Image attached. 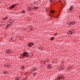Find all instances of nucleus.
I'll list each match as a JSON object with an SVG mask.
<instances>
[{
	"label": "nucleus",
	"instance_id": "cd10ccee",
	"mask_svg": "<svg viewBox=\"0 0 80 80\" xmlns=\"http://www.w3.org/2000/svg\"><path fill=\"white\" fill-rule=\"evenodd\" d=\"M32 8V10H36V8L35 7H34L33 8Z\"/></svg>",
	"mask_w": 80,
	"mask_h": 80
},
{
	"label": "nucleus",
	"instance_id": "a19ab883",
	"mask_svg": "<svg viewBox=\"0 0 80 80\" xmlns=\"http://www.w3.org/2000/svg\"><path fill=\"white\" fill-rule=\"evenodd\" d=\"M41 48H38L39 49V50H42V49H41Z\"/></svg>",
	"mask_w": 80,
	"mask_h": 80
},
{
	"label": "nucleus",
	"instance_id": "f704fd0d",
	"mask_svg": "<svg viewBox=\"0 0 80 80\" xmlns=\"http://www.w3.org/2000/svg\"><path fill=\"white\" fill-rule=\"evenodd\" d=\"M57 36V34H54V37H55V36Z\"/></svg>",
	"mask_w": 80,
	"mask_h": 80
},
{
	"label": "nucleus",
	"instance_id": "8fccbe9b",
	"mask_svg": "<svg viewBox=\"0 0 80 80\" xmlns=\"http://www.w3.org/2000/svg\"><path fill=\"white\" fill-rule=\"evenodd\" d=\"M11 22H13V20Z\"/></svg>",
	"mask_w": 80,
	"mask_h": 80
},
{
	"label": "nucleus",
	"instance_id": "c03bdc74",
	"mask_svg": "<svg viewBox=\"0 0 80 80\" xmlns=\"http://www.w3.org/2000/svg\"><path fill=\"white\" fill-rule=\"evenodd\" d=\"M79 18H80V15L79 16Z\"/></svg>",
	"mask_w": 80,
	"mask_h": 80
},
{
	"label": "nucleus",
	"instance_id": "dca6fc26",
	"mask_svg": "<svg viewBox=\"0 0 80 80\" xmlns=\"http://www.w3.org/2000/svg\"><path fill=\"white\" fill-rule=\"evenodd\" d=\"M60 69H61V70H63L64 69L62 67H60L59 68Z\"/></svg>",
	"mask_w": 80,
	"mask_h": 80
},
{
	"label": "nucleus",
	"instance_id": "09e8293b",
	"mask_svg": "<svg viewBox=\"0 0 80 80\" xmlns=\"http://www.w3.org/2000/svg\"><path fill=\"white\" fill-rule=\"evenodd\" d=\"M47 61H45V62H47Z\"/></svg>",
	"mask_w": 80,
	"mask_h": 80
},
{
	"label": "nucleus",
	"instance_id": "a878e982",
	"mask_svg": "<svg viewBox=\"0 0 80 80\" xmlns=\"http://www.w3.org/2000/svg\"><path fill=\"white\" fill-rule=\"evenodd\" d=\"M31 45H32V46H33V45L34 44H33V43L32 42L31 43H29Z\"/></svg>",
	"mask_w": 80,
	"mask_h": 80
},
{
	"label": "nucleus",
	"instance_id": "9b49d317",
	"mask_svg": "<svg viewBox=\"0 0 80 80\" xmlns=\"http://www.w3.org/2000/svg\"><path fill=\"white\" fill-rule=\"evenodd\" d=\"M21 13H25V10H23L21 11Z\"/></svg>",
	"mask_w": 80,
	"mask_h": 80
},
{
	"label": "nucleus",
	"instance_id": "e433bc0d",
	"mask_svg": "<svg viewBox=\"0 0 80 80\" xmlns=\"http://www.w3.org/2000/svg\"><path fill=\"white\" fill-rule=\"evenodd\" d=\"M48 59L47 58V59H46V61H48Z\"/></svg>",
	"mask_w": 80,
	"mask_h": 80
},
{
	"label": "nucleus",
	"instance_id": "f3484780",
	"mask_svg": "<svg viewBox=\"0 0 80 80\" xmlns=\"http://www.w3.org/2000/svg\"><path fill=\"white\" fill-rule=\"evenodd\" d=\"M69 33H68V34H71V35H72V34H73V32H72V31H70L69 32Z\"/></svg>",
	"mask_w": 80,
	"mask_h": 80
},
{
	"label": "nucleus",
	"instance_id": "72a5a7b5",
	"mask_svg": "<svg viewBox=\"0 0 80 80\" xmlns=\"http://www.w3.org/2000/svg\"><path fill=\"white\" fill-rule=\"evenodd\" d=\"M67 69H68V70H70V68L69 67H68V68Z\"/></svg>",
	"mask_w": 80,
	"mask_h": 80
},
{
	"label": "nucleus",
	"instance_id": "c85d7f7f",
	"mask_svg": "<svg viewBox=\"0 0 80 80\" xmlns=\"http://www.w3.org/2000/svg\"><path fill=\"white\" fill-rule=\"evenodd\" d=\"M63 3H64V5H65V4L66 3V2L63 1Z\"/></svg>",
	"mask_w": 80,
	"mask_h": 80
},
{
	"label": "nucleus",
	"instance_id": "b1692460",
	"mask_svg": "<svg viewBox=\"0 0 80 80\" xmlns=\"http://www.w3.org/2000/svg\"><path fill=\"white\" fill-rule=\"evenodd\" d=\"M28 46L29 47H32V45H31V44H30V43L29 44H28Z\"/></svg>",
	"mask_w": 80,
	"mask_h": 80
},
{
	"label": "nucleus",
	"instance_id": "c756f323",
	"mask_svg": "<svg viewBox=\"0 0 80 80\" xmlns=\"http://www.w3.org/2000/svg\"><path fill=\"white\" fill-rule=\"evenodd\" d=\"M53 0H50V2H53Z\"/></svg>",
	"mask_w": 80,
	"mask_h": 80
},
{
	"label": "nucleus",
	"instance_id": "49530a36",
	"mask_svg": "<svg viewBox=\"0 0 80 80\" xmlns=\"http://www.w3.org/2000/svg\"><path fill=\"white\" fill-rule=\"evenodd\" d=\"M68 26H69V25H68Z\"/></svg>",
	"mask_w": 80,
	"mask_h": 80
},
{
	"label": "nucleus",
	"instance_id": "aec40b11",
	"mask_svg": "<svg viewBox=\"0 0 80 80\" xmlns=\"http://www.w3.org/2000/svg\"><path fill=\"white\" fill-rule=\"evenodd\" d=\"M8 18L7 17H6L5 18H3V20H7Z\"/></svg>",
	"mask_w": 80,
	"mask_h": 80
},
{
	"label": "nucleus",
	"instance_id": "4468645a",
	"mask_svg": "<svg viewBox=\"0 0 80 80\" xmlns=\"http://www.w3.org/2000/svg\"><path fill=\"white\" fill-rule=\"evenodd\" d=\"M52 67V66L50 64L48 65V68H50Z\"/></svg>",
	"mask_w": 80,
	"mask_h": 80
},
{
	"label": "nucleus",
	"instance_id": "58836bf2",
	"mask_svg": "<svg viewBox=\"0 0 80 80\" xmlns=\"http://www.w3.org/2000/svg\"><path fill=\"white\" fill-rule=\"evenodd\" d=\"M69 68H70V69H72V67H71V66H70V67Z\"/></svg>",
	"mask_w": 80,
	"mask_h": 80
},
{
	"label": "nucleus",
	"instance_id": "6ab92c4d",
	"mask_svg": "<svg viewBox=\"0 0 80 80\" xmlns=\"http://www.w3.org/2000/svg\"><path fill=\"white\" fill-rule=\"evenodd\" d=\"M11 24H9V25H7V26H6V28H8V27H9L10 26Z\"/></svg>",
	"mask_w": 80,
	"mask_h": 80
},
{
	"label": "nucleus",
	"instance_id": "79ce46f5",
	"mask_svg": "<svg viewBox=\"0 0 80 80\" xmlns=\"http://www.w3.org/2000/svg\"><path fill=\"white\" fill-rule=\"evenodd\" d=\"M71 67H73V65H72Z\"/></svg>",
	"mask_w": 80,
	"mask_h": 80
},
{
	"label": "nucleus",
	"instance_id": "de8ad7c7",
	"mask_svg": "<svg viewBox=\"0 0 80 80\" xmlns=\"http://www.w3.org/2000/svg\"><path fill=\"white\" fill-rule=\"evenodd\" d=\"M48 62H49V61H48Z\"/></svg>",
	"mask_w": 80,
	"mask_h": 80
},
{
	"label": "nucleus",
	"instance_id": "20e7f679",
	"mask_svg": "<svg viewBox=\"0 0 80 80\" xmlns=\"http://www.w3.org/2000/svg\"><path fill=\"white\" fill-rule=\"evenodd\" d=\"M6 53L7 54H10L12 53V52L10 50H7V51H6Z\"/></svg>",
	"mask_w": 80,
	"mask_h": 80
},
{
	"label": "nucleus",
	"instance_id": "7ed1b4c3",
	"mask_svg": "<svg viewBox=\"0 0 80 80\" xmlns=\"http://www.w3.org/2000/svg\"><path fill=\"white\" fill-rule=\"evenodd\" d=\"M16 6H17V5L15 4H13L9 8V9H12V8H14Z\"/></svg>",
	"mask_w": 80,
	"mask_h": 80
},
{
	"label": "nucleus",
	"instance_id": "a211bd4d",
	"mask_svg": "<svg viewBox=\"0 0 80 80\" xmlns=\"http://www.w3.org/2000/svg\"><path fill=\"white\" fill-rule=\"evenodd\" d=\"M51 13H54L55 11H54V10H52L51 11Z\"/></svg>",
	"mask_w": 80,
	"mask_h": 80
},
{
	"label": "nucleus",
	"instance_id": "1a4fd4ad",
	"mask_svg": "<svg viewBox=\"0 0 80 80\" xmlns=\"http://www.w3.org/2000/svg\"><path fill=\"white\" fill-rule=\"evenodd\" d=\"M38 48H42V49H43V47L42 45H40L39 46V47Z\"/></svg>",
	"mask_w": 80,
	"mask_h": 80
},
{
	"label": "nucleus",
	"instance_id": "a18cd8bd",
	"mask_svg": "<svg viewBox=\"0 0 80 80\" xmlns=\"http://www.w3.org/2000/svg\"><path fill=\"white\" fill-rule=\"evenodd\" d=\"M12 20H10V21H11Z\"/></svg>",
	"mask_w": 80,
	"mask_h": 80
},
{
	"label": "nucleus",
	"instance_id": "39448f33",
	"mask_svg": "<svg viewBox=\"0 0 80 80\" xmlns=\"http://www.w3.org/2000/svg\"><path fill=\"white\" fill-rule=\"evenodd\" d=\"M27 9L28 11H32L33 10V8L31 7H29L27 8Z\"/></svg>",
	"mask_w": 80,
	"mask_h": 80
},
{
	"label": "nucleus",
	"instance_id": "f03ea898",
	"mask_svg": "<svg viewBox=\"0 0 80 80\" xmlns=\"http://www.w3.org/2000/svg\"><path fill=\"white\" fill-rule=\"evenodd\" d=\"M40 2H41L40 1V0H34V4H36V5L39 4V3H40Z\"/></svg>",
	"mask_w": 80,
	"mask_h": 80
},
{
	"label": "nucleus",
	"instance_id": "412c9836",
	"mask_svg": "<svg viewBox=\"0 0 80 80\" xmlns=\"http://www.w3.org/2000/svg\"><path fill=\"white\" fill-rule=\"evenodd\" d=\"M24 74V73H23V72H22L20 73V75H23Z\"/></svg>",
	"mask_w": 80,
	"mask_h": 80
},
{
	"label": "nucleus",
	"instance_id": "4be33fe9",
	"mask_svg": "<svg viewBox=\"0 0 80 80\" xmlns=\"http://www.w3.org/2000/svg\"><path fill=\"white\" fill-rule=\"evenodd\" d=\"M21 68L22 69H24V68H25V66H22L21 67Z\"/></svg>",
	"mask_w": 80,
	"mask_h": 80
},
{
	"label": "nucleus",
	"instance_id": "473e14b6",
	"mask_svg": "<svg viewBox=\"0 0 80 80\" xmlns=\"http://www.w3.org/2000/svg\"><path fill=\"white\" fill-rule=\"evenodd\" d=\"M13 21H14V20H12V22H9V23H13Z\"/></svg>",
	"mask_w": 80,
	"mask_h": 80
},
{
	"label": "nucleus",
	"instance_id": "393cba45",
	"mask_svg": "<svg viewBox=\"0 0 80 80\" xmlns=\"http://www.w3.org/2000/svg\"><path fill=\"white\" fill-rule=\"evenodd\" d=\"M27 80V78L25 77L24 79H23L22 80Z\"/></svg>",
	"mask_w": 80,
	"mask_h": 80
},
{
	"label": "nucleus",
	"instance_id": "0eeeda50",
	"mask_svg": "<svg viewBox=\"0 0 80 80\" xmlns=\"http://www.w3.org/2000/svg\"><path fill=\"white\" fill-rule=\"evenodd\" d=\"M20 78V76H18L16 77L14 79L15 80H19Z\"/></svg>",
	"mask_w": 80,
	"mask_h": 80
},
{
	"label": "nucleus",
	"instance_id": "f8f14e48",
	"mask_svg": "<svg viewBox=\"0 0 80 80\" xmlns=\"http://www.w3.org/2000/svg\"><path fill=\"white\" fill-rule=\"evenodd\" d=\"M40 62L41 63H42L43 64H45V61L43 60H42Z\"/></svg>",
	"mask_w": 80,
	"mask_h": 80
},
{
	"label": "nucleus",
	"instance_id": "2eb2a0df",
	"mask_svg": "<svg viewBox=\"0 0 80 80\" xmlns=\"http://www.w3.org/2000/svg\"><path fill=\"white\" fill-rule=\"evenodd\" d=\"M75 23L76 22L75 21H74V22H72V23H71V25H73V24H75Z\"/></svg>",
	"mask_w": 80,
	"mask_h": 80
},
{
	"label": "nucleus",
	"instance_id": "423d86ee",
	"mask_svg": "<svg viewBox=\"0 0 80 80\" xmlns=\"http://www.w3.org/2000/svg\"><path fill=\"white\" fill-rule=\"evenodd\" d=\"M63 79V80H64V78H63V77H62V76H60V77H58L57 78V80H60V79Z\"/></svg>",
	"mask_w": 80,
	"mask_h": 80
},
{
	"label": "nucleus",
	"instance_id": "9d476101",
	"mask_svg": "<svg viewBox=\"0 0 80 80\" xmlns=\"http://www.w3.org/2000/svg\"><path fill=\"white\" fill-rule=\"evenodd\" d=\"M73 6L72 5L69 8V10H73Z\"/></svg>",
	"mask_w": 80,
	"mask_h": 80
},
{
	"label": "nucleus",
	"instance_id": "ea45409f",
	"mask_svg": "<svg viewBox=\"0 0 80 80\" xmlns=\"http://www.w3.org/2000/svg\"><path fill=\"white\" fill-rule=\"evenodd\" d=\"M24 30H26V31H27V29H26L25 28L24 29Z\"/></svg>",
	"mask_w": 80,
	"mask_h": 80
},
{
	"label": "nucleus",
	"instance_id": "f257e3e1",
	"mask_svg": "<svg viewBox=\"0 0 80 80\" xmlns=\"http://www.w3.org/2000/svg\"><path fill=\"white\" fill-rule=\"evenodd\" d=\"M28 54H29V53H28V52H24L22 54V58H24V57H29L30 55H28Z\"/></svg>",
	"mask_w": 80,
	"mask_h": 80
},
{
	"label": "nucleus",
	"instance_id": "bb28decb",
	"mask_svg": "<svg viewBox=\"0 0 80 80\" xmlns=\"http://www.w3.org/2000/svg\"><path fill=\"white\" fill-rule=\"evenodd\" d=\"M34 74H32V75H36L37 73V72H34L33 73Z\"/></svg>",
	"mask_w": 80,
	"mask_h": 80
},
{
	"label": "nucleus",
	"instance_id": "ddd939ff",
	"mask_svg": "<svg viewBox=\"0 0 80 80\" xmlns=\"http://www.w3.org/2000/svg\"><path fill=\"white\" fill-rule=\"evenodd\" d=\"M38 69V68H37L35 67L33 69V72H35L36 70H37Z\"/></svg>",
	"mask_w": 80,
	"mask_h": 80
},
{
	"label": "nucleus",
	"instance_id": "2f4dec72",
	"mask_svg": "<svg viewBox=\"0 0 80 80\" xmlns=\"http://www.w3.org/2000/svg\"><path fill=\"white\" fill-rule=\"evenodd\" d=\"M3 74H7V72H3Z\"/></svg>",
	"mask_w": 80,
	"mask_h": 80
},
{
	"label": "nucleus",
	"instance_id": "4c0bfd02",
	"mask_svg": "<svg viewBox=\"0 0 80 80\" xmlns=\"http://www.w3.org/2000/svg\"><path fill=\"white\" fill-rule=\"evenodd\" d=\"M30 28H31V29H32V26L30 27Z\"/></svg>",
	"mask_w": 80,
	"mask_h": 80
},
{
	"label": "nucleus",
	"instance_id": "5701e85b",
	"mask_svg": "<svg viewBox=\"0 0 80 80\" xmlns=\"http://www.w3.org/2000/svg\"><path fill=\"white\" fill-rule=\"evenodd\" d=\"M53 39H54V37H52L50 39V40H51V41H52V40H53Z\"/></svg>",
	"mask_w": 80,
	"mask_h": 80
},
{
	"label": "nucleus",
	"instance_id": "6e6552de",
	"mask_svg": "<svg viewBox=\"0 0 80 80\" xmlns=\"http://www.w3.org/2000/svg\"><path fill=\"white\" fill-rule=\"evenodd\" d=\"M71 24V22H68L67 23V25H69V26H68V27H70L71 26V25H70Z\"/></svg>",
	"mask_w": 80,
	"mask_h": 80
},
{
	"label": "nucleus",
	"instance_id": "7c9ffc66",
	"mask_svg": "<svg viewBox=\"0 0 80 80\" xmlns=\"http://www.w3.org/2000/svg\"><path fill=\"white\" fill-rule=\"evenodd\" d=\"M35 8H36V10H37V9H38L39 8V7H35Z\"/></svg>",
	"mask_w": 80,
	"mask_h": 80
},
{
	"label": "nucleus",
	"instance_id": "c9c22d12",
	"mask_svg": "<svg viewBox=\"0 0 80 80\" xmlns=\"http://www.w3.org/2000/svg\"><path fill=\"white\" fill-rule=\"evenodd\" d=\"M6 67H10V65H6Z\"/></svg>",
	"mask_w": 80,
	"mask_h": 80
},
{
	"label": "nucleus",
	"instance_id": "37998d69",
	"mask_svg": "<svg viewBox=\"0 0 80 80\" xmlns=\"http://www.w3.org/2000/svg\"><path fill=\"white\" fill-rule=\"evenodd\" d=\"M30 27H32V25H30Z\"/></svg>",
	"mask_w": 80,
	"mask_h": 80
}]
</instances>
